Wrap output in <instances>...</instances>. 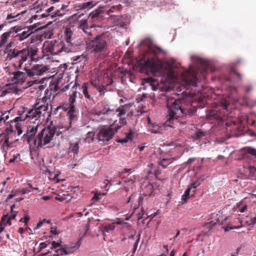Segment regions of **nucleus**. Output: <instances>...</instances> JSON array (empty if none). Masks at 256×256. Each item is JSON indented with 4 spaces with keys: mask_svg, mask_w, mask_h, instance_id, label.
Masks as SVG:
<instances>
[{
    "mask_svg": "<svg viewBox=\"0 0 256 256\" xmlns=\"http://www.w3.org/2000/svg\"><path fill=\"white\" fill-rule=\"evenodd\" d=\"M11 34H12V32L9 31V32H4L1 36V40H0V48H2L3 46H5V44L7 42L8 38L10 37Z\"/></svg>",
    "mask_w": 256,
    "mask_h": 256,
    "instance_id": "26",
    "label": "nucleus"
},
{
    "mask_svg": "<svg viewBox=\"0 0 256 256\" xmlns=\"http://www.w3.org/2000/svg\"><path fill=\"white\" fill-rule=\"evenodd\" d=\"M236 220H238L240 224V225L234 226H230L229 225H227L226 226H224L222 228H224L225 232H228L230 230H232L235 228H238L242 226V222L238 218H236Z\"/></svg>",
    "mask_w": 256,
    "mask_h": 256,
    "instance_id": "30",
    "label": "nucleus"
},
{
    "mask_svg": "<svg viewBox=\"0 0 256 256\" xmlns=\"http://www.w3.org/2000/svg\"><path fill=\"white\" fill-rule=\"evenodd\" d=\"M152 128H150V130L153 133H160L163 129V126H160L158 124H151Z\"/></svg>",
    "mask_w": 256,
    "mask_h": 256,
    "instance_id": "28",
    "label": "nucleus"
},
{
    "mask_svg": "<svg viewBox=\"0 0 256 256\" xmlns=\"http://www.w3.org/2000/svg\"><path fill=\"white\" fill-rule=\"evenodd\" d=\"M108 38L106 34L97 36L94 40L87 43L88 50L96 53H104L108 46Z\"/></svg>",
    "mask_w": 256,
    "mask_h": 256,
    "instance_id": "7",
    "label": "nucleus"
},
{
    "mask_svg": "<svg viewBox=\"0 0 256 256\" xmlns=\"http://www.w3.org/2000/svg\"><path fill=\"white\" fill-rule=\"evenodd\" d=\"M4 137L5 138L4 143L6 144H8V143L9 142V138L8 136H5Z\"/></svg>",
    "mask_w": 256,
    "mask_h": 256,
    "instance_id": "57",
    "label": "nucleus"
},
{
    "mask_svg": "<svg viewBox=\"0 0 256 256\" xmlns=\"http://www.w3.org/2000/svg\"><path fill=\"white\" fill-rule=\"evenodd\" d=\"M50 101V98L44 96L42 99H40L36 101L34 105V108H38L45 114L48 110Z\"/></svg>",
    "mask_w": 256,
    "mask_h": 256,
    "instance_id": "12",
    "label": "nucleus"
},
{
    "mask_svg": "<svg viewBox=\"0 0 256 256\" xmlns=\"http://www.w3.org/2000/svg\"><path fill=\"white\" fill-rule=\"evenodd\" d=\"M17 215V212H11V214L10 216L8 215V218L10 220H14Z\"/></svg>",
    "mask_w": 256,
    "mask_h": 256,
    "instance_id": "45",
    "label": "nucleus"
},
{
    "mask_svg": "<svg viewBox=\"0 0 256 256\" xmlns=\"http://www.w3.org/2000/svg\"><path fill=\"white\" fill-rule=\"evenodd\" d=\"M143 82L150 86L152 90H156L158 88V80L152 77H148L144 79Z\"/></svg>",
    "mask_w": 256,
    "mask_h": 256,
    "instance_id": "19",
    "label": "nucleus"
},
{
    "mask_svg": "<svg viewBox=\"0 0 256 256\" xmlns=\"http://www.w3.org/2000/svg\"><path fill=\"white\" fill-rule=\"evenodd\" d=\"M247 152L256 157V149L252 148H248Z\"/></svg>",
    "mask_w": 256,
    "mask_h": 256,
    "instance_id": "36",
    "label": "nucleus"
},
{
    "mask_svg": "<svg viewBox=\"0 0 256 256\" xmlns=\"http://www.w3.org/2000/svg\"><path fill=\"white\" fill-rule=\"evenodd\" d=\"M114 224H112L108 225H106L104 228V232H109L110 231L114 230L115 228Z\"/></svg>",
    "mask_w": 256,
    "mask_h": 256,
    "instance_id": "34",
    "label": "nucleus"
},
{
    "mask_svg": "<svg viewBox=\"0 0 256 256\" xmlns=\"http://www.w3.org/2000/svg\"><path fill=\"white\" fill-rule=\"evenodd\" d=\"M65 34V40L66 42L68 44V46H72V36L73 34V32L69 28H66L64 32Z\"/></svg>",
    "mask_w": 256,
    "mask_h": 256,
    "instance_id": "24",
    "label": "nucleus"
},
{
    "mask_svg": "<svg viewBox=\"0 0 256 256\" xmlns=\"http://www.w3.org/2000/svg\"><path fill=\"white\" fill-rule=\"evenodd\" d=\"M168 110V121L177 120L180 114L192 116L196 112V109L192 103L185 98H178L167 104Z\"/></svg>",
    "mask_w": 256,
    "mask_h": 256,
    "instance_id": "3",
    "label": "nucleus"
},
{
    "mask_svg": "<svg viewBox=\"0 0 256 256\" xmlns=\"http://www.w3.org/2000/svg\"><path fill=\"white\" fill-rule=\"evenodd\" d=\"M252 224H256V216L252 219Z\"/></svg>",
    "mask_w": 256,
    "mask_h": 256,
    "instance_id": "61",
    "label": "nucleus"
},
{
    "mask_svg": "<svg viewBox=\"0 0 256 256\" xmlns=\"http://www.w3.org/2000/svg\"><path fill=\"white\" fill-rule=\"evenodd\" d=\"M52 246L54 248H57L60 246V244L59 242H56L55 241L52 242Z\"/></svg>",
    "mask_w": 256,
    "mask_h": 256,
    "instance_id": "47",
    "label": "nucleus"
},
{
    "mask_svg": "<svg viewBox=\"0 0 256 256\" xmlns=\"http://www.w3.org/2000/svg\"><path fill=\"white\" fill-rule=\"evenodd\" d=\"M144 214V213H142V214L140 213L138 214V220L142 218V216H143Z\"/></svg>",
    "mask_w": 256,
    "mask_h": 256,
    "instance_id": "59",
    "label": "nucleus"
},
{
    "mask_svg": "<svg viewBox=\"0 0 256 256\" xmlns=\"http://www.w3.org/2000/svg\"><path fill=\"white\" fill-rule=\"evenodd\" d=\"M103 8V6H100L96 11L93 12L90 14V18L93 22L96 20L100 14L104 12Z\"/></svg>",
    "mask_w": 256,
    "mask_h": 256,
    "instance_id": "23",
    "label": "nucleus"
},
{
    "mask_svg": "<svg viewBox=\"0 0 256 256\" xmlns=\"http://www.w3.org/2000/svg\"><path fill=\"white\" fill-rule=\"evenodd\" d=\"M54 10V6H51V7H50L49 8H48V9L47 10H46V11H47V12H48V13H50V12H52Z\"/></svg>",
    "mask_w": 256,
    "mask_h": 256,
    "instance_id": "60",
    "label": "nucleus"
},
{
    "mask_svg": "<svg viewBox=\"0 0 256 256\" xmlns=\"http://www.w3.org/2000/svg\"><path fill=\"white\" fill-rule=\"evenodd\" d=\"M36 24H34L30 26L28 30H30H30L32 32V30H34L35 28H36Z\"/></svg>",
    "mask_w": 256,
    "mask_h": 256,
    "instance_id": "52",
    "label": "nucleus"
},
{
    "mask_svg": "<svg viewBox=\"0 0 256 256\" xmlns=\"http://www.w3.org/2000/svg\"><path fill=\"white\" fill-rule=\"evenodd\" d=\"M44 222H45L44 220L42 221H40V222H38L37 224L36 227L40 228V227L42 226Z\"/></svg>",
    "mask_w": 256,
    "mask_h": 256,
    "instance_id": "54",
    "label": "nucleus"
},
{
    "mask_svg": "<svg viewBox=\"0 0 256 256\" xmlns=\"http://www.w3.org/2000/svg\"><path fill=\"white\" fill-rule=\"evenodd\" d=\"M17 158L18 156H14V157L13 158H10L9 160V162L10 163H12V162H14V161L17 159Z\"/></svg>",
    "mask_w": 256,
    "mask_h": 256,
    "instance_id": "53",
    "label": "nucleus"
},
{
    "mask_svg": "<svg viewBox=\"0 0 256 256\" xmlns=\"http://www.w3.org/2000/svg\"><path fill=\"white\" fill-rule=\"evenodd\" d=\"M132 170V169L130 168H129V169H127V168H124L122 171V174H125V173H126V172H130Z\"/></svg>",
    "mask_w": 256,
    "mask_h": 256,
    "instance_id": "56",
    "label": "nucleus"
},
{
    "mask_svg": "<svg viewBox=\"0 0 256 256\" xmlns=\"http://www.w3.org/2000/svg\"><path fill=\"white\" fill-rule=\"evenodd\" d=\"M56 131L50 127L44 128L38 134L34 140V146L37 148L43 147L48 144L53 139Z\"/></svg>",
    "mask_w": 256,
    "mask_h": 256,
    "instance_id": "8",
    "label": "nucleus"
},
{
    "mask_svg": "<svg viewBox=\"0 0 256 256\" xmlns=\"http://www.w3.org/2000/svg\"><path fill=\"white\" fill-rule=\"evenodd\" d=\"M188 198H189L184 194L182 196V200L184 202H186Z\"/></svg>",
    "mask_w": 256,
    "mask_h": 256,
    "instance_id": "51",
    "label": "nucleus"
},
{
    "mask_svg": "<svg viewBox=\"0 0 256 256\" xmlns=\"http://www.w3.org/2000/svg\"><path fill=\"white\" fill-rule=\"evenodd\" d=\"M140 234H138V238L136 240V242H134V245L133 254H134L136 252V251L137 249L138 245L140 242Z\"/></svg>",
    "mask_w": 256,
    "mask_h": 256,
    "instance_id": "37",
    "label": "nucleus"
},
{
    "mask_svg": "<svg viewBox=\"0 0 256 256\" xmlns=\"http://www.w3.org/2000/svg\"><path fill=\"white\" fill-rule=\"evenodd\" d=\"M160 55H164V52L162 48L154 46H148L147 50L138 62L141 70L150 71L154 75L164 72L166 64L160 59Z\"/></svg>",
    "mask_w": 256,
    "mask_h": 256,
    "instance_id": "1",
    "label": "nucleus"
},
{
    "mask_svg": "<svg viewBox=\"0 0 256 256\" xmlns=\"http://www.w3.org/2000/svg\"><path fill=\"white\" fill-rule=\"evenodd\" d=\"M134 132L132 129H130L128 132L126 134V136L124 138H118L117 142L120 143H126L129 140H132L133 138V135Z\"/></svg>",
    "mask_w": 256,
    "mask_h": 256,
    "instance_id": "22",
    "label": "nucleus"
},
{
    "mask_svg": "<svg viewBox=\"0 0 256 256\" xmlns=\"http://www.w3.org/2000/svg\"><path fill=\"white\" fill-rule=\"evenodd\" d=\"M195 160H196L195 158H190L188 160L186 163L188 164H190L192 163Z\"/></svg>",
    "mask_w": 256,
    "mask_h": 256,
    "instance_id": "49",
    "label": "nucleus"
},
{
    "mask_svg": "<svg viewBox=\"0 0 256 256\" xmlns=\"http://www.w3.org/2000/svg\"><path fill=\"white\" fill-rule=\"evenodd\" d=\"M50 232L54 234H59V232L56 229H54V230L52 229V230H50Z\"/></svg>",
    "mask_w": 256,
    "mask_h": 256,
    "instance_id": "55",
    "label": "nucleus"
},
{
    "mask_svg": "<svg viewBox=\"0 0 256 256\" xmlns=\"http://www.w3.org/2000/svg\"><path fill=\"white\" fill-rule=\"evenodd\" d=\"M44 48L46 52H49L52 55H56L62 52H68L69 50H67L68 48H64L62 43L56 40L44 44Z\"/></svg>",
    "mask_w": 256,
    "mask_h": 256,
    "instance_id": "9",
    "label": "nucleus"
},
{
    "mask_svg": "<svg viewBox=\"0 0 256 256\" xmlns=\"http://www.w3.org/2000/svg\"><path fill=\"white\" fill-rule=\"evenodd\" d=\"M29 220V217L28 214H25L23 217L20 220V222H22L25 224V225L28 224V221Z\"/></svg>",
    "mask_w": 256,
    "mask_h": 256,
    "instance_id": "38",
    "label": "nucleus"
},
{
    "mask_svg": "<svg viewBox=\"0 0 256 256\" xmlns=\"http://www.w3.org/2000/svg\"><path fill=\"white\" fill-rule=\"evenodd\" d=\"M80 91H81V86L78 84L76 81L69 92L68 103L70 105H74L76 98L78 96L80 98H82V95L80 94Z\"/></svg>",
    "mask_w": 256,
    "mask_h": 256,
    "instance_id": "11",
    "label": "nucleus"
},
{
    "mask_svg": "<svg viewBox=\"0 0 256 256\" xmlns=\"http://www.w3.org/2000/svg\"><path fill=\"white\" fill-rule=\"evenodd\" d=\"M38 50L37 48L32 47H28L22 50H18L15 48L12 49L8 52L7 57L10 60L13 58H18L19 67L20 68L22 64L26 62L28 58H30L31 61L36 62L38 60V58H35Z\"/></svg>",
    "mask_w": 256,
    "mask_h": 256,
    "instance_id": "4",
    "label": "nucleus"
},
{
    "mask_svg": "<svg viewBox=\"0 0 256 256\" xmlns=\"http://www.w3.org/2000/svg\"><path fill=\"white\" fill-rule=\"evenodd\" d=\"M24 230L22 228H20L18 230V232L20 234H22L24 233Z\"/></svg>",
    "mask_w": 256,
    "mask_h": 256,
    "instance_id": "62",
    "label": "nucleus"
},
{
    "mask_svg": "<svg viewBox=\"0 0 256 256\" xmlns=\"http://www.w3.org/2000/svg\"><path fill=\"white\" fill-rule=\"evenodd\" d=\"M175 250H173L171 252H170V256H174L175 255Z\"/></svg>",
    "mask_w": 256,
    "mask_h": 256,
    "instance_id": "64",
    "label": "nucleus"
},
{
    "mask_svg": "<svg viewBox=\"0 0 256 256\" xmlns=\"http://www.w3.org/2000/svg\"><path fill=\"white\" fill-rule=\"evenodd\" d=\"M27 75L30 77L34 76H40L49 70L48 66L43 64H34L32 68H29L28 66L24 68Z\"/></svg>",
    "mask_w": 256,
    "mask_h": 256,
    "instance_id": "10",
    "label": "nucleus"
},
{
    "mask_svg": "<svg viewBox=\"0 0 256 256\" xmlns=\"http://www.w3.org/2000/svg\"><path fill=\"white\" fill-rule=\"evenodd\" d=\"M44 114L40 111L38 108H34H34L29 110L28 112V114H26V118H31L32 119L36 118V120H38V124L40 122V120H38L39 118L42 114L44 115Z\"/></svg>",
    "mask_w": 256,
    "mask_h": 256,
    "instance_id": "16",
    "label": "nucleus"
},
{
    "mask_svg": "<svg viewBox=\"0 0 256 256\" xmlns=\"http://www.w3.org/2000/svg\"><path fill=\"white\" fill-rule=\"evenodd\" d=\"M16 195V192H14V191H12L11 194L8 195V198L11 199L12 198H14V196H15Z\"/></svg>",
    "mask_w": 256,
    "mask_h": 256,
    "instance_id": "50",
    "label": "nucleus"
},
{
    "mask_svg": "<svg viewBox=\"0 0 256 256\" xmlns=\"http://www.w3.org/2000/svg\"><path fill=\"white\" fill-rule=\"evenodd\" d=\"M50 88L51 91L53 92H56L59 89L58 84V82H54L52 83H51L50 85Z\"/></svg>",
    "mask_w": 256,
    "mask_h": 256,
    "instance_id": "33",
    "label": "nucleus"
},
{
    "mask_svg": "<svg viewBox=\"0 0 256 256\" xmlns=\"http://www.w3.org/2000/svg\"><path fill=\"white\" fill-rule=\"evenodd\" d=\"M230 72L236 74L239 78H242V74H240L239 72H236L234 68H232Z\"/></svg>",
    "mask_w": 256,
    "mask_h": 256,
    "instance_id": "46",
    "label": "nucleus"
},
{
    "mask_svg": "<svg viewBox=\"0 0 256 256\" xmlns=\"http://www.w3.org/2000/svg\"><path fill=\"white\" fill-rule=\"evenodd\" d=\"M64 14V13H60V10H56V11H55L54 12V14L51 15V17L52 18H54V17H55L56 16H62Z\"/></svg>",
    "mask_w": 256,
    "mask_h": 256,
    "instance_id": "40",
    "label": "nucleus"
},
{
    "mask_svg": "<svg viewBox=\"0 0 256 256\" xmlns=\"http://www.w3.org/2000/svg\"><path fill=\"white\" fill-rule=\"evenodd\" d=\"M103 10H104V12L110 15L111 12H113L114 10V7L110 8V9L107 10L105 7L103 6Z\"/></svg>",
    "mask_w": 256,
    "mask_h": 256,
    "instance_id": "42",
    "label": "nucleus"
},
{
    "mask_svg": "<svg viewBox=\"0 0 256 256\" xmlns=\"http://www.w3.org/2000/svg\"><path fill=\"white\" fill-rule=\"evenodd\" d=\"M78 28L82 30L86 34H89L90 32V29L88 27L87 19H82L78 22Z\"/></svg>",
    "mask_w": 256,
    "mask_h": 256,
    "instance_id": "21",
    "label": "nucleus"
},
{
    "mask_svg": "<svg viewBox=\"0 0 256 256\" xmlns=\"http://www.w3.org/2000/svg\"><path fill=\"white\" fill-rule=\"evenodd\" d=\"M94 136V132H89L87 133L86 136V141L88 143H90L93 140Z\"/></svg>",
    "mask_w": 256,
    "mask_h": 256,
    "instance_id": "32",
    "label": "nucleus"
},
{
    "mask_svg": "<svg viewBox=\"0 0 256 256\" xmlns=\"http://www.w3.org/2000/svg\"><path fill=\"white\" fill-rule=\"evenodd\" d=\"M79 142L75 143L70 142L69 147V152H72L74 154H77L79 152Z\"/></svg>",
    "mask_w": 256,
    "mask_h": 256,
    "instance_id": "27",
    "label": "nucleus"
},
{
    "mask_svg": "<svg viewBox=\"0 0 256 256\" xmlns=\"http://www.w3.org/2000/svg\"><path fill=\"white\" fill-rule=\"evenodd\" d=\"M2 225H4V226H6L7 224H8V226H10L12 224V222L10 218H8V214H4L2 217Z\"/></svg>",
    "mask_w": 256,
    "mask_h": 256,
    "instance_id": "29",
    "label": "nucleus"
},
{
    "mask_svg": "<svg viewBox=\"0 0 256 256\" xmlns=\"http://www.w3.org/2000/svg\"><path fill=\"white\" fill-rule=\"evenodd\" d=\"M96 4L94 3L93 0H92L91 1L84 2V4H82L80 6V9H86L88 8H91L94 6Z\"/></svg>",
    "mask_w": 256,
    "mask_h": 256,
    "instance_id": "31",
    "label": "nucleus"
},
{
    "mask_svg": "<svg viewBox=\"0 0 256 256\" xmlns=\"http://www.w3.org/2000/svg\"><path fill=\"white\" fill-rule=\"evenodd\" d=\"M100 194H94V196L92 198V200L93 201V202H95V201H97L98 200L100 199L99 196H100Z\"/></svg>",
    "mask_w": 256,
    "mask_h": 256,
    "instance_id": "48",
    "label": "nucleus"
},
{
    "mask_svg": "<svg viewBox=\"0 0 256 256\" xmlns=\"http://www.w3.org/2000/svg\"><path fill=\"white\" fill-rule=\"evenodd\" d=\"M200 184V180H196L194 182L192 183L190 186H188V188L184 192V194L188 196L189 198L193 196L195 194L196 190V187Z\"/></svg>",
    "mask_w": 256,
    "mask_h": 256,
    "instance_id": "18",
    "label": "nucleus"
},
{
    "mask_svg": "<svg viewBox=\"0 0 256 256\" xmlns=\"http://www.w3.org/2000/svg\"><path fill=\"white\" fill-rule=\"evenodd\" d=\"M113 80L110 78V82L106 85L94 86L92 84L84 83L81 86V91L82 92L84 97L90 100H94L93 96L97 92L100 95H104L106 92L113 90V88H110L112 84Z\"/></svg>",
    "mask_w": 256,
    "mask_h": 256,
    "instance_id": "5",
    "label": "nucleus"
},
{
    "mask_svg": "<svg viewBox=\"0 0 256 256\" xmlns=\"http://www.w3.org/2000/svg\"><path fill=\"white\" fill-rule=\"evenodd\" d=\"M175 158L167 155H162L158 161V164L161 166L162 168H166L169 164H172Z\"/></svg>",
    "mask_w": 256,
    "mask_h": 256,
    "instance_id": "17",
    "label": "nucleus"
},
{
    "mask_svg": "<svg viewBox=\"0 0 256 256\" xmlns=\"http://www.w3.org/2000/svg\"><path fill=\"white\" fill-rule=\"evenodd\" d=\"M244 91L246 93L249 92L252 89V85H246L244 86Z\"/></svg>",
    "mask_w": 256,
    "mask_h": 256,
    "instance_id": "41",
    "label": "nucleus"
},
{
    "mask_svg": "<svg viewBox=\"0 0 256 256\" xmlns=\"http://www.w3.org/2000/svg\"><path fill=\"white\" fill-rule=\"evenodd\" d=\"M228 104L226 100L222 101L220 104L213 106L206 114L207 119L209 120H218L224 121L227 119L228 112Z\"/></svg>",
    "mask_w": 256,
    "mask_h": 256,
    "instance_id": "6",
    "label": "nucleus"
},
{
    "mask_svg": "<svg viewBox=\"0 0 256 256\" xmlns=\"http://www.w3.org/2000/svg\"><path fill=\"white\" fill-rule=\"evenodd\" d=\"M182 76L184 81L188 85H191L194 86H196L198 78L195 74H192L189 71H188Z\"/></svg>",
    "mask_w": 256,
    "mask_h": 256,
    "instance_id": "15",
    "label": "nucleus"
},
{
    "mask_svg": "<svg viewBox=\"0 0 256 256\" xmlns=\"http://www.w3.org/2000/svg\"><path fill=\"white\" fill-rule=\"evenodd\" d=\"M38 124L36 126H30L27 130V141L29 144L32 143L34 144V140L36 139L35 135L38 132Z\"/></svg>",
    "mask_w": 256,
    "mask_h": 256,
    "instance_id": "14",
    "label": "nucleus"
},
{
    "mask_svg": "<svg viewBox=\"0 0 256 256\" xmlns=\"http://www.w3.org/2000/svg\"><path fill=\"white\" fill-rule=\"evenodd\" d=\"M50 244V242H41L40 244V248H39V250L38 251H41L42 250H43L44 248H45L46 247V246Z\"/></svg>",
    "mask_w": 256,
    "mask_h": 256,
    "instance_id": "39",
    "label": "nucleus"
},
{
    "mask_svg": "<svg viewBox=\"0 0 256 256\" xmlns=\"http://www.w3.org/2000/svg\"><path fill=\"white\" fill-rule=\"evenodd\" d=\"M14 82L22 84L24 82L26 78V74L24 72L18 71L14 73Z\"/></svg>",
    "mask_w": 256,
    "mask_h": 256,
    "instance_id": "20",
    "label": "nucleus"
},
{
    "mask_svg": "<svg viewBox=\"0 0 256 256\" xmlns=\"http://www.w3.org/2000/svg\"><path fill=\"white\" fill-rule=\"evenodd\" d=\"M32 33V32H30V30H28L27 31H24L20 34H18L16 36V38L17 40L22 41L28 38Z\"/></svg>",
    "mask_w": 256,
    "mask_h": 256,
    "instance_id": "25",
    "label": "nucleus"
},
{
    "mask_svg": "<svg viewBox=\"0 0 256 256\" xmlns=\"http://www.w3.org/2000/svg\"><path fill=\"white\" fill-rule=\"evenodd\" d=\"M163 248L166 250V252L158 256H167V254L168 252V246L167 245H164V246Z\"/></svg>",
    "mask_w": 256,
    "mask_h": 256,
    "instance_id": "44",
    "label": "nucleus"
},
{
    "mask_svg": "<svg viewBox=\"0 0 256 256\" xmlns=\"http://www.w3.org/2000/svg\"><path fill=\"white\" fill-rule=\"evenodd\" d=\"M204 136V134L202 131L201 130H198L194 134L193 138L195 139L200 138Z\"/></svg>",
    "mask_w": 256,
    "mask_h": 256,
    "instance_id": "35",
    "label": "nucleus"
},
{
    "mask_svg": "<svg viewBox=\"0 0 256 256\" xmlns=\"http://www.w3.org/2000/svg\"><path fill=\"white\" fill-rule=\"evenodd\" d=\"M246 208H247V206L246 204L244 205V206H242L240 205L238 207V211H239L241 212H243L245 211Z\"/></svg>",
    "mask_w": 256,
    "mask_h": 256,
    "instance_id": "43",
    "label": "nucleus"
},
{
    "mask_svg": "<svg viewBox=\"0 0 256 256\" xmlns=\"http://www.w3.org/2000/svg\"><path fill=\"white\" fill-rule=\"evenodd\" d=\"M50 196H43L41 198L44 200H50Z\"/></svg>",
    "mask_w": 256,
    "mask_h": 256,
    "instance_id": "58",
    "label": "nucleus"
},
{
    "mask_svg": "<svg viewBox=\"0 0 256 256\" xmlns=\"http://www.w3.org/2000/svg\"><path fill=\"white\" fill-rule=\"evenodd\" d=\"M62 108V106H58L56 108V110H54V114H56V112L60 108Z\"/></svg>",
    "mask_w": 256,
    "mask_h": 256,
    "instance_id": "63",
    "label": "nucleus"
},
{
    "mask_svg": "<svg viewBox=\"0 0 256 256\" xmlns=\"http://www.w3.org/2000/svg\"><path fill=\"white\" fill-rule=\"evenodd\" d=\"M128 106L126 105L118 107L116 110V113H114L113 111L108 109L106 110V114H113L119 118L120 125L116 124V120H115L114 123L109 126L101 128L97 135L99 142H102L104 143L108 142L114 136V134L117 132L122 126L126 124V111Z\"/></svg>",
    "mask_w": 256,
    "mask_h": 256,
    "instance_id": "2",
    "label": "nucleus"
},
{
    "mask_svg": "<svg viewBox=\"0 0 256 256\" xmlns=\"http://www.w3.org/2000/svg\"><path fill=\"white\" fill-rule=\"evenodd\" d=\"M68 109L69 110L67 112V115L68 116L70 119L69 124L68 126L62 127L61 128H64V130H62V131L60 132H62L64 130H68L72 126V121L74 120L76 118V112L75 108V105H70Z\"/></svg>",
    "mask_w": 256,
    "mask_h": 256,
    "instance_id": "13",
    "label": "nucleus"
}]
</instances>
